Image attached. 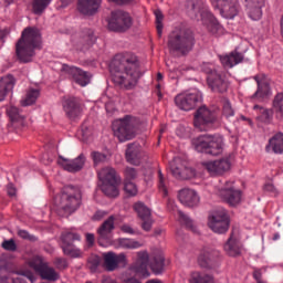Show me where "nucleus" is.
<instances>
[{"label": "nucleus", "mask_w": 283, "mask_h": 283, "mask_svg": "<svg viewBox=\"0 0 283 283\" xmlns=\"http://www.w3.org/2000/svg\"><path fill=\"white\" fill-rule=\"evenodd\" d=\"M113 83L120 90H134L143 76L140 60L134 53L117 55L111 64Z\"/></svg>", "instance_id": "nucleus-1"}, {"label": "nucleus", "mask_w": 283, "mask_h": 283, "mask_svg": "<svg viewBox=\"0 0 283 283\" xmlns=\"http://www.w3.org/2000/svg\"><path fill=\"white\" fill-rule=\"evenodd\" d=\"M43 38L36 27L23 29L20 39L15 43V56L19 63H32L36 56V50H41Z\"/></svg>", "instance_id": "nucleus-2"}, {"label": "nucleus", "mask_w": 283, "mask_h": 283, "mask_svg": "<svg viewBox=\"0 0 283 283\" xmlns=\"http://www.w3.org/2000/svg\"><path fill=\"white\" fill-rule=\"evenodd\" d=\"M136 255V261L128 268L129 274L133 275V277L146 280V277L151 275V272H149V266L155 275H160V273L165 271V254L163 251L153 253L150 261L149 252L147 251H138Z\"/></svg>", "instance_id": "nucleus-3"}, {"label": "nucleus", "mask_w": 283, "mask_h": 283, "mask_svg": "<svg viewBox=\"0 0 283 283\" xmlns=\"http://www.w3.org/2000/svg\"><path fill=\"white\" fill-rule=\"evenodd\" d=\"M167 45L169 52H178L181 56H187L196 45V35L189 28L177 27L169 33Z\"/></svg>", "instance_id": "nucleus-4"}, {"label": "nucleus", "mask_w": 283, "mask_h": 283, "mask_svg": "<svg viewBox=\"0 0 283 283\" xmlns=\"http://www.w3.org/2000/svg\"><path fill=\"white\" fill-rule=\"evenodd\" d=\"M82 200L81 189L74 186L66 187L56 203L59 216L62 218L72 216V213L80 209Z\"/></svg>", "instance_id": "nucleus-5"}, {"label": "nucleus", "mask_w": 283, "mask_h": 283, "mask_svg": "<svg viewBox=\"0 0 283 283\" xmlns=\"http://www.w3.org/2000/svg\"><path fill=\"white\" fill-rule=\"evenodd\" d=\"M191 145L200 154L220 156L224 151V137L222 135H201L195 137Z\"/></svg>", "instance_id": "nucleus-6"}, {"label": "nucleus", "mask_w": 283, "mask_h": 283, "mask_svg": "<svg viewBox=\"0 0 283 283\" xmlns=\"http://www.w3.org/2000/svg\"><path fill=\"white\" fill-rule=\"evenodd\" d=\"M136 125H138V119L132 115H126L124 118L115 119L112 127L119 143H125L136 137Z\"/></svg>", "instance_id": "nucleus-7"}, {"label": "nucleus", "mask_w": 283, "mask_h": 283, "mask_svg": "<svg viewBox=\"0 0 283 283\" xmlns=\"http://www.w3.org/2000/svg\"><path fill=\"white\" fill-rule=\"evenodd\" d=\"M109 32H127L132 28V17L123 10L111 12V17L106 20Z\"/></svg>", "instance_id": "nucleus-8"}, {"label": "nucleus", "mask_w": 283, "mask_h": 283, "mask_svg": "<svg viewBox=\"0 0 283 283\" xmlns=\"http://www.w3.org/2000/svg\"><path fill=\"white\" fill-rule=\"evenodd\" d=\"M220 182L221 184L217 186V193L224 202L230 205V207H238V205L242 202V191L233 186V181L224 180Z\"/></svg>", "instance_id": "nucleus-9"}, {"label": "nucleus", "mask_w": 283, "mask_h": 283, "mask_svg": "<svg viewBox=\"0 0 283 283\" xmlns=\"http://www.w3.org/2000/svg\"><path fill=\"white\" fill-rule=\"evenodd\" d=\"M29 266L34 270L35 273H39L40 277L42 280H48L49 282H56L61 277L59 272L54 270V268L48 265V262H45V259L43 256H33L29 261Z\"/></svg>", "instance_id": "nucleus-10"}, {"label": "nucleus", "mask_w": 283, "mask_h": 283, "mask_svg": "<svg viewBox=\"0 0 283 283\" xmlns=\"http://www.w3.org/2000/svg\"><path fill=\"white\" fill-rule=\"evenodd\" d=\"M216 120H218V113H216V109L199 107L195 113L193 124L199 132H208Z\"/></svg>", "instance_id": "nucleus-11"}, {"label": "nucleus", "mask_w": 283, "mask_h": 283, "mask_svg": "<svg viewBox=\"0 0 283 283\" xmlns=\"http://www.w3.org/2000/svg\"><path fill=\"white\" fill-rule=\"evenodd\" d=\"M230 224L231 220L229 219V213H227L224 209L214 211L208 219V227L213 233H227Z\"/></svg>", "instance_id": "nucleus-12"}, {"label": "nucleus", "mask_w": 283, "mask_h": 283, "mask_svg": "<svg viewBox=\"0 0 283 283\" xmlns=\"http://www.w3.org/2000/svg\"><path fill=\"white\" fill-rule=\"evenodd\" d=\"M78 241H81V234L76 232L67 231L62 233L61 249L64 255H69L70 258H82L83 251L74 247V242H78Z\"/></svg>", "instance_id": "nucleus-13"}, {"label": "nucleus", "mask_w": 283, "mask_h": 283, "mask_svg": "<svg viewBox=\"0 0 283 283\" xmlns=\"http://www.w3.org/2000/svg\"><path fill=\"white\" fill-rule=\"evenodd\" d=\"M94 43H96V34H94V30L84 29L73 40V48L77 52H87L88 50H92Z\"/></svg>", "instance_id": "nucleus-14"}, {"label": "nucleus", "mask_w": 283, "mask_h": 283, "mask_svg": "<svg viewBox=\"0 0 283 283\" xmlns=\"http://www.w3.org/2000/svg\"><path fill=\"white\" fill-rule=\"evenodd\" d=\"M214 10H219V14L224 19H234L238 17L240 4L238 0H212Z\"/></svg>", "instance_id": "nucleus-15"}, {"label": "nucleus", "mask_w": 283, "mask_h": 283, "mask_svg": "<svg viewBox=\"0 0 283 283\" xmlns=\"http://www.w3.org/2000/svg\"><path fill=\"white\" fill-rule=\"evenodd\" d=\"M63 72L72 76L74 83L81 85V87H85L90 85L92 81V73L87 71H83L81 67L70 66L67 64H63L62 66Z\"/></svg>", "instance_id": "nucleus-16"}, {"label": "nucleus", "mask_w": 283, "mask_h": 283, "mask_svg": "<svg viewBox=\"0 0 283 283\" xmlns=\"http://www.w3.org/2000/svg\"><path fill=\"white\" fill-rule=\"evenodd\" d=\"M169 167L172 176L179 180H187L191 178V176H195L193 170L187 167V161L182 160L180 157L172 159Z\"/></svg>", "instance_id": "nucleus-17"}, {"label": "nucleus", "mask_w": 283, "mask_h": 283, "mask_svg": "<svg viewBox=\"0 0 283 283\" xmlns=\"http://www.w3.org/2000/svg\"><path fill=\"white\" fill-rule=\"evenodd\" d=\"M208 87L211 92L216 94H224L229 92V80H227V75L222 73H213L210 76H207Z\"/></svg>", "instance_id": "nucleus-18"}, {"label": "nucleus", "mask_w": 283, "mask_h": 283, "mask_svg": "<svg viewBox=\"0 0 283 283\" xmlns=\"http://www.w3.org/2000/svg\"><path fill=\"white\" fill-rule=\"evenodd\" d=\"M177 107H207L202 104V95L180 93L175 97Z\"/></svg>", "instance_id": "nucleus-19"}, {"label": "nucleus", "mask_w": 283, "mask_h": 283, "mask_svg": "<svg viewBox=\"0 0 283 283\" xmlns=\"http://www.w3.org/2000/svg\"><path fill=\"white\" fill-rule=\"evenodd\" d=\"M85 155L80 154L75 159H67L63 156H59L57 165L62 167L65 171H70L71 174H76V171H81L83 167H85Z\"/></svg>", "instance_id": "nucleus-20"}, {"label": "nucleus", "mask_w": 283, "mask_h": 283, "mask_svg": "<svg viewBox=\"0 0 283 283\" xmlns=\"http://www.w3.org/2000/svg\"><path fill=\"white\" fill-rule=\"evenodd\" d=\"M203 167L210 174V176H222L231 169V160L229 158H222L214 161H208L203 164Z\"/></svg>", "instance_id": "nucleus-21"}, {"label": "nucleus", "mask_w": 283, "mask_h": 283, "mask_svg": "<svg viewBox=\"0 0 283 283\" xmlns=\"http://www.w3.org/2000/svg\"><path fill=\"white\" fill-rule=\"evenodd\" d=\"M254 81L256 82L258 90L252 95V98H256V101H264V98H269L271 96V85L269 84V80L266 75L259 74L254 76Z\"/></svg>", "instance_id": "nucleus-22"}, {"label": "nucleus", "mask_w": 283, "mask_h": 283, "mask_svg": "<svg viewBox=\"0 0 283 283\" xmlns=\"http://www.w3.org/2000/svg\"><path fill=\"white\" fill-rule=\"evenodd\" d=\"M104 269L106 271H116L118 264H127V255L125 253L116 254L114 252L103 253Z\"/></svg>", "instance_id": "nucleus-23"}, {"label": "nucleus", "mask_w": 283, "mask_h": 283, "mask_svg": "<svg viewBox=\"0 0 283 283\" xmlns=\"http://www.w3.org/2000/svg\"><path fill=\"white\" fill-rule=\"evenodd\" d=\"M178 199L185 207H198L200 205V196L191 188H184L178 192Z\"/></svg>", "instance_id": "nucleus-24"}, {"label": "nucleus", "mask_w": 283, "mask_h": 283, "mask_svg": "<svg viewBox=\"0 0 283 283\" xmlns=\"http://www.w3.org/2000/svg\"><path fill=\"white\" fill-rule=\"evenodd\" d=\"M103 0H77V10L86 17H94L101 8Z\"/></svg>", "instance_id": "nucleus-25"}, {"label": "nucleus", "mask_w": 283, "mask_h": 283, "mask_svg": "<svg viewBox=\"0 0 283 283\" xmlns=\"http://www.w3.org/2000/svg\"><path fill=\"white\" fill-rule=\"evenodd\" d=\"M15 84L17 80L12 74H8L0 78V102L6 101L8 94L14 90Z\"/></svg>", "instance_id": "nucleus-26"}, {"label": "nucleus", "mask_w": 283, "mask_h": 283, "mask_svg": "<svg viewBox=\"0 0 283 283\" xmlns=\"http://www.w3.org/2000/svg\"><path fill=\"white\" fill-rule=\"evenodd\" d=\"M223 250L230 258H238V255H241L242 247L233 233L230 234L228 241L223 245Z\"/></svg>", "instance_id": "nucleus-27"}, {"label": "nucleus", "mask_w": 283, "mask_h": 283, "mask_svg": "<svg viewBox=\"0 0 283 283\" xmlns=\"http://www.w3.org/2000/svg\"><path fill=\"white\" fill-rule=\"evenodd\" d=\"M265 151L268 154H270V151L276 155L283 154V133H276L269 139Z\"/></svg>", "instance_id": "nucleus-28"}, {"label": "nucleus", "mask_w": 283, "mask_h": 283, "mask_svg": "<svg viewBox=\"0 0 283 283\" xmlns=\"http://www.w3.org/2000/svg\"><path fill=\"white\" fill-rule=\"evenodd\" d=\"M248 12L252 21H260L262 19V7L264 0H245Z\"/></svg>", "instance_id": "nucleus-29"}, {"label": "nucleus", "mask_w": 283, "mask_h": 283, "mask_svg": "<svg viewBox=\"0 0 283 283\" xmlns=\"http://www.w3.org/2000/svg\"><path fill=\"white\" fill-rule=\"evenodd\" d=\"M97 176L102 181V185L112 182H122L120 176L116 172V169L112 167H104L98 172Z\"/></svg>", "instance_id": "nucleus-30"}, {"label": "nucleus", "mask_w": 283, "mask_h": 283, "mask_svg": "<svg viewBox=\"0 0 283 283\" xmlns=\"http://www.w3.org/2000/svg\"><path fill=\"white\" fill-rule=\"evenodd\" d=\"M186 8L190 19H202V12H209L202 8V1L200 0H188Z\"/></svg>", "instance_id": "nucleus-31"}, {"label": "nucleus", "mask_w": 283, "mask_h": 283, "mask_svg": "<svg viewBox=\"0 0 283 283\" xmlns=\"http://www.w3.org/2000/svg\"><path fill=\"white\" fill-rule=\"evenodd\" d=\"M219 59L223 67H233L244 61V55L238 51H232L230 54L219 55Z\"/></svg>", "instance_id": "nucleus-32"}, {"label": "nucleus", "mask_w": 283, "mask_h": 283, "mask_svg": "<svg viewBox=\"0 0 283 283\" xmlns=\"http://www.w3.org/2000/svg\"><path fill=\"white\" fill-rule=\"evenodd\" d=\"M201 21L207 23L208 32L211 34H218L222 30V25H220V22H218V19L211 12H202Z\"/></svg>", "instance_id": "nucleus-33"}, {"label": "nucleus", "mask_w": 283, "mask_h": 283, "mask_svg": "<svg viewBox=\"0 0 283 283\" xmlns=\"http://www.w3.org/2000/svg\"><path fill=\"white\" fill-rule=\"evenodd\" d=\"M125 156L127 163L130 165H140V158L143 157L140 146L136 144H128Z\"/></svg>", "instance_id": "nucleus-34"}, {"label": "nucleus", "mask_w": 283, "mask_h": 283, "mask_svg": "<svg viewBox=\"0 0 283 283\" xmlns=\"http://www.w3.org/2000/svg\"><path fill=\"white\" fill-rule=\"evenodd\" d=\"M7 116L12 127H19V125H23V120H25V116L22 115L21 108L19 107L7 108Z\"/></svg>", "instance_id": "nucleus-35"}, {"label": "nucleus", "mask_w": 283, "mask_h": 283, "mask_svg": "<svg viewBox=\"0 0 283 283\" xmlns=\"http://www.w3.org/2000/svg\"><path fill=\"white\" fill-rule=\"evenodd\" d=\"M116 218L114 216L108 217L103 224L98 228L97 233L102 240H107L109 233L114 231V221Z\"/></svg>", "instance_id": "nucleus-36"}, {"label": "nucleus", "mask_w": 283, "mask_h": 283, "mask_svg": "<svg viewBox=\"0 0 283 283\" xmlns=\"http://www.w3.org/2000/svg\"><path fill=\"white\" fill-rule=\"evenodd\" d=\"M216 258H220V252L218 250H203L198 258V262L200 266H208L211 260H216Z\"/></svg>", "instance_id": "nucleus-37"}, {"label": "nucleus", "mask_w": 283, "mask_h": 283, "mask_svg": "<svg viewBox=\"0 0 283 283\" xmlns=\"http://www.w3.org/2000/svg\"><path fill=\"white\" fill-rule=\"evenodd\" d=\"M116 244L120 247V249H140L144 247L143 241H138L136 239H128V238H119L116 241Z\"/></svg>", "instance_id": "nucleus-38"}, {"label": "nucleus", "mask_w": 283, "mask_h": 283, "mask_svg": "<svg viewBox=\"0 0 283 283\" xmlns=\"http://www.w3.org/2000/svg\"><path fill=\"white\" fill-rule=\"evenodd\" d=\"M41 96V91L39 88H29L23 99H21V105L28 107L34 105L38 98Z\"/></svg>", "instance_id": "nucleus-39"}, {"label": "nucleus", "mask_w": 283, "mask_h": 283, "mask_svg": "<svg viewBox=\"0 0 283 283\" xmlns=\"http://www.w3.org/2000/svg\"><path fill=\"white\" fill-rule=\"evenodd\" d=\"M119 185H120V181L103 184L102 191H103V193H105V196H108V198H118V195H119L118 186Z\"/></svg>", "instance_id": "nucleus-40"}, {"label": "nucleus", "mask_w": 283, "mask_h": 283, "mask_svg": "<svg viewBox=\"0 0 283 283\" xmlns=\"http://www.w3.org/2000/svg\"><path fill=\"white\" fill-rule=\"evenodd\" d=\"M52 3V0H33L32 2V12L41 17L43 12L48 9V6Z\"/></svg>", "instance_id": "nucleus-41"}, {"label": "nucleus", "mask_w": 283, "mask_h": 283, "mask_svg": "<svg viewBox=\"0 0 283 283\" xmlns=\"http://www.w3.org/2000/svg\"><path fill=\"white\" fill-rule=\"evenodd\" d=\"M134 211H136L138 218L140 220L145 218H150L151 217V210L145 206V203L138 201L133 206Z\"/></svg>", "instance_id": "nucleus-42"}, {"label": "nucleus", "mask_w": 283, "mask_h": 283, "mask_svg": "<svg viewBox=\"0 0 283 283\" xmlns=\"http://www.w3.org/2000/svg\"><path fill=\"white\" fill-rule=\"evenodd\" d=\"M178 218L179 221L181 222V224H185V227L187 229H189L190 231H192V233H198V229L196 228V224H193V221L191 219H189V217H187V214H185L182 211H178Z\"/></svg>", "instance_id": "nucleus-43"}, {"label": "nucleus", "mask_w": 283, "mask_h": 283, "mask_svg": "<svg viewBox=\"0 0 283 283\" xmlns=\"http://www.w3.org/2000/svg\"><path fill=\"white\" fill-rule=\"evenodd\" d=\"M190 283H213V277L211 275L201 274L200 272H193Z\"/></svg>", "instance_id": "nucleus-44"}, {"label": "nucleus", "mask_w": 283, "mask_h": 283, "mask_svg": "<svg viewBox=\"0 0 283 283\" xmlns=\"http://www.w3.org/2000/svg\"><path fill=\"white\" fill-rule=\"evenodd\" d=\"M259 116L258 120L261 123H271V119L273 118V109L272 108H264V107H259Z\"/></svg>", "instance_id": "nucleus-45"}, {"label": "nucleus", "mask_w": 283, "mask_h": 283, "mask_svg": "<svg viewBox=\"0 0 283 283\" xmlns=\"http://www.w3.org/2000/svg\"><path fill=\"white\" fill-rule=\"evenodd\" d=\"M155 17H156V29H157V34L160 39V36H163V21L165 20V15L163 14V11H160V9H156L154 12Z\"/></svg>", "instance_id": "nucleus-46"}, {"label": "nucleus", "mask_w": 283, "mask_h": 283, "mask_svg": "<svg viewBox=\"0 0 283 283\" xmlns=\"http://www.w3.org/2000/svg\"><path fill=\"white\" fill-rule=\"evenodd\" d=\"M138 178V170L136 168L126 167L124 169V182H133Z\"/></svg>", "instance_id": "nucleus-47"}, {"label": "nucleus", "mask_w": 283, "mask_h": 283, "mask_svg": "<svg viewBox=\"0 0 283 283\" xmlns=\"http://www.w3.org/2000/svg\"><path fill=\"white\" fill-rule=\"evenodd\" d=\"M65 114L71 120H76V118H81L82 111L78 107H66Z\"/></svg>", "instance_id": "nucleus-48"}, {"label": "nucleus", "mask_w": 283, "mask_h": 283, "mask_svg": "<svg viewBox=\"0 0 283 283\" xmlns=\"http://www.w3.org/2000/svg\"><path fill=\"white\" fill-rule=\"evenodd\" d=\"M81 98L74 96L64 97V107H81Z\"/></svg>", "instance_id": "nucleus-49"}, {"label": "nucleus", "mask_w": 283, "mask_h": 283, "mask_svg": "<svg viewBox=\"0 0 283 283\" xmlns=\"http://www.w3.org/2000/svg\"><path fill=\"white\" fill-rule=\"evenodd\" d=\"M124 191L128 196H136L138 193V187L133 181H124Z\"/></svg>", "instance_id": "nucleus-50"}, {"label": "nucleus", "mask_w": 283, "mask_h": 283, "mask_svg": "<svg viewBox=\"0 0 283 283\" xmlns=\"http://www.w3.org/2000/svg\"><path fill=\"white\" fill-rule=\"evenodd\" d=\"M91 158L95 166L101 165V163H105V160H107V156L98 151L91 153Z\"/></svg>", "instance_id": "nucleus-51"}, {"label": "nucleus", "mask_w": 283, "mask_h": 283, "mask_svg": "<svg viewBox=\"0 0 283 283\" xmlns=\"http://www.w3.org/2000/svg\"><path fill=\"white\" fill-rule=\"evenodd\" d=\"M158 189L164 193V196H167V185L165 181V176L163 175V170H158Z\"/></svg>", "instance_id": "nucleus-52"}, {"label": "nucleus", "mask_w": 283, "mask_h": 283, "mask_svg": "<svg viewBox=\"0 0 283 283\" xmlns=\"http://www.w3.org/2000/svg\"><path fill=\"white\" fill-rule=\"evenodd\" d=\"M98 266H101V256L98 255H92L88 259V269L91 271H96V269H98Z\"/></svg>", "instance_id": "nucleus-53"}, {"label": "nucleus", "mask_w": 283, "mask_h": 283, "mask_svg": "<svg viewBox=\"0 0 283 283\" xmlns=\"http://www.w3.org/2000/svg\"><path fill=\"white\" fill-rule=\"evenodd\" d=\"M53 264L59 271H65L69 266L67 259L65 258H55Z\"/></svg>", "instance_id": "nucleus-54"}, {"label": "nucleus", "mask_w": 283, "mask_h": 283, "mask_svg": "<svg viewBox=\"0 0 283 283\" xmlns=\"http://www.w3.org/2000/svg\"><path fill=\"white\" fill-rule=\"evenodd\" d=\"M201 70L202 72H205V74H208V76H211L212 74H218L216 67L211 63H203L201 65Z\"/></svg>", "instance_id": "nucleus-55"}, {"label": "nucleus", "mask_w": 283, "mask_h": 283, "mask_svg": "<svg viewBox=\"0 0 283 283\" xmlns=\"http://www.w3.org/2000/svg\"><path fill=\"white\" fill-rule=\"evenodd\" d=\"M142 229L143 231L149 232L151 231V227H154V219L151 217L142 219Z\"/></svg>", "instance_id": "nucleus-56"}, {"label": "nucleus", "mask_w": 283, "mask_h": 283, "mask_svg": "<svg viewBox=\"0 0 283 283\" xmlns=\"http://www.w3.org/2000/svg\"><path fill=\"white\" fill-rule=\"evenodd\" d=\"M2 249H4V251H17V243L13 239L6 240L2 242Z\"/></svg>", "instance_id": "nucleus-57"}, {"label": "nucleus", "mask_w": 283, "mask_h": 283, "mask_svg": "<svg viewBox=\"0 0 283 283\" xmlns=\"http://www.w3.org/2000/svg\"><path fill=\"white\" fill-rule=\"evenodd\" d=\"M273 107H283V93H277L274 96Z\"/></svg>", "instance_id": "nucleus-58"}, {"label": "nucleus", "mask_w": 283, "mask_h": 283, "mask_svg": "<svg viewBox=\"0 0 283 283\" xmlns=\"http://www.w3.org/2000/svg\"><path fill=\"white\" fill-rule=\"evenodd\" d=\"M105 216H107V212H106V211L97 210V211L94 213V216L92 217V220L101 221L103 218H105Z\"/></svg>", "instance_id": "nucleus-59"}, {"label": "nucleus", "mask_w": 283, "mask_h": 283, "mask_svg": "<svg viewBox=\"0 0 283 283\" xmlns=\"http://www.w3.org/2000/svg\"><path fill=\"white\" fill-rule=\"evenodd\" d=\"M120 231H123V233H128L129 235H134V233H136V231H134V228H132V226L129 224H123L120 227Z\"/></svg>", "instance_id": "nucleus-60"}, {"label": "nucleus", "mask_w": 283, "mask_h": 283, "mask_svg": "<svg viewBox=\"0 0 283 283\" xmlns=\"http://www.w3.org/2000/svg\"><path fill=\"white\" fill-rule=\"evenodd\" d=\"M19 238H22L23 240H32L34 237L30 235V232L25 230H19L18 231Z\"/></svg>", "instance_id": "nucleus-61"}, {"label": "nucleus", "mask_w": 283, "mask_h": 283, "mask_svg": "<svg viewBox=\"0 0 283 283\" xmlns=\"http://www.w3.org/2000/svg\"><path fill=\"white\" fill-rule=\"evenodd\" d=\"M264 191H268V193H274V196L277 195V189L273 184H266L264 186Z\"/></svg>", "instance_id": "nucleus-62"}, {"label": "nucleus", "mask_w": 283, "mask_h": 283, "mask_svg": "<svg viewBox=\"0 0 283 283\" xmlns=\"http://www.w3.org/2000/svg\"><path fill=\"white\" fill-rule=\"evenodd\" d=\"M235 112L233 111L232 107H224L223 108V116H226V118H231V116H234Z\"/></svg>", "instance_id": "nucleus-63"}, {"label": "nucleus", "mask_w": 283, "mask_h": 283, "mask_svg": "<svg viewBox=\"0 0 283 283\" xmlns=\"http://www.w3.org/2000/svg\"><path fill=\"white\" fill-rule=\"evenodd\" d=\"M253 277H254L255 282L262 280V269H254Z\"/></svg>", "instance_id": "nucleus-64"}]
</instances>
